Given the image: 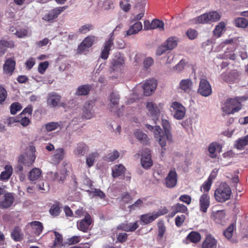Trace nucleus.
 Returning a JSON list of instances; mask_svg holds the SVG:
<instances>
[{
  "label": "nucleus",
  "mask_w": 248,
  "mask_h": 248,
  "mask_svg": "<svg viewBox=\"0 0 248 248\" xmlns=\"http://www.w3.org/2000/svg\"><path fill=\"white\" fill-rule=\"evenodd\" d=\"M133 24L129 27V29L126 31L124 37H126L133 34L138 33L142 29V24L140 21L133 23Z\"/></svg>",
  "instance_id": "24"
},
{
  "label": "nucleus",
  "mask_w": 248,
  "mask_h": 248,
  "mask_svg": "<svg viewBox=\"0 0 248 248\" xmlns=\"http://www.w3.org/2000/svg\"><path fill=\"white\" fill-rule=\"evenodd\" d=\"M15 64L16 62L13 60L11 59L7 60L3 66L4 72L10 75H12L15 69Z\"/></svg>",
  "instance_id": "31"
},
{
  "label": "nucleus",
  "mask_w": 248,
  "mask_h": 248,
  "mask_svg": "<svg viewBox=\"0 0 248 248\" xmlns=\"http://www.w3.org/2000/svg\"><path fill=\"white\" fill-rule=\"evenodd\" d=\"M139 225L138 224V222H135L133 223H121L119 225L117 229L119 230H122L125 232H133L135 231L138 227Z\"/></svg>",
  "instance_id": "26"
},
{
  "label": "nucleus",
  "mask_w": 248,
  "mask_h": 248,
  "mask_svg": "<svg viewBox=\"0 0 248 248\" xmlns=\"http://www.w3.org/2000/svg\"><path fill=\"white\" fill-rule=\"evenodd\" d=\"M232 190L229 186L225 183H221L214 192V197L217 202H224L229 200Z\"/></svg>",
  "instance_id": "2"
},
{
  "label": "nucleus",
  "mask_w": 248,
  "mask_h": 248,
  "mask_svg": "<svg viewBox=\"0 0 248 248\" xmlns=\"http://www.w3.org/2000/svg\"><path fill=\"white\" fill-rule=\"evenodd\" d=\"M143 200H145V199L143 198V200L140 199H138L133 204L129 206L128 207L129 209L130 210H135L137 208H141L143 205Z\"/></svg>",
  "instance_id": "55"
},
{
  "label": "nucleus",
  "mask_w": 248,
  "mask_h": 248,
  "mask_svg": "<svg viewBox=\"0 0 248 248\" xmlns=\"http://www.w3.org/2000/svg\"><path fill=\"white\" fill-rule=\"evenodd\" d=\"M51 174L53 180L58 181L59 182H62L66 178L64 170L62 171L60 173L55 172L53 173L51 172Z\"/></svg>",
  "instance_id": "47"
},
{
  "label": "nucleus",
  "mask_w": 248,
  "mask_h": 248,
  "mask_svg": "<svg viewBox=\"0 0 248 248\" xmlns=\"http://www.w3.org/2000/svg\"><path fill=\"white\" fill-rule=\"evenodd\" d=\"M157 216L155 215V212L142 215L140 216V224L142 225H145L152 222L156 218Z\"/></svg>",
  "instance_id": "27"
},
{
  "label": "nucleus",
  "mask_w": 248,
  "mask_h": 248,
  "mask_svg": "<svg viewBox=\"0 0 248 248\" xmlns=\"http://www.w3.org/2000/svg\"><path fill=\"white\" fill-rule=\"evenodd\" d=\"M86 147V146L84 143L82 142L78 143L74 150V153L77 156L83 155L85 153Z\"/></svg>",
  "instance_id": "40"
},
{
  "label": "nucleus",
  "mask_w": 248,
  "mask_h": 248,
  "mask_svg": "<svg viewBox=\"0 0 248 248\" xmlns=\"http://www.w3.org/2000/svg\"><path fill=\"white\" fill-rule=\"evenodd\" d=\"M95 36L93 35H90L85 37L78 46L77 52L78 53H83L88 51L89 48L92 46L95 40Z\"/></svg>",
  "instance_id": "13"
},
{
  "label": "nucleus",
  "mask_w": 248,
  "mask_h": 248,
  "mask_svg": "<svg viewBox=\"0 0 248 248\" xmlns=\"http://www.w3.org/2000/svg\"><path fill=\"white\" fill-rule=\"evenodd\" d=\"M54 233L55 236V238L54 241L53 247H61L62 245V235L59 232L54 231Z\"/></svg>",
  "instance_id": "49"
},
{
  "label": "nucleus",
  "mask_w": 248,
  "mask_h": 248,
  "mask_svg": "<svg viewBox=\"0 0 248 248\" xmlns=\"http://www.w3.org/2000/svg\"><path fill=\"white\" fill-rule=\"evenodd\" d=\"M247 145H248V135L237 140L235 141L234 146L237 149L242 150Z\"/></svg>",
  "instance_id": "36"
},
{
  "label": "nucleus",
  "mask_w": 248,
  "mask_h": 248,
  "mask_svg": "<svg viewBox=\"0 0 248 248\" xmlns=\"http://www.w3.org/2000/svg\"><path fill=\"white\" fill-rule=\"evenodd\" d=\"M27 227L31 230L33 234L36 236H38L41 233L43 229L42 223L38 221H34L29 223Z\"/></svg>",
  "instance_id": "19"
},
{
  "label": "nucleus",
  "mask_w": 248,
  "mask_h": 248,
  "mask_svg": "<svg viewBox=\"0 0 248 248\" xmlns=\"http://www.w3.org/2000/svg\"><path fill=\"white\" fill-rule=\"evenodd\" d=\"M7 91L1 85H0V104H2L7 97Z\"/></svg>",
  "instance_id": "61"
},
{
  "label": "nucleus",
  "mask_w": 248,
  "mask_h": 248,
  "mask_svg": "<svg viewBox=\"0 0 248 248\" xmlns=\"http://www.w3.org/2000/svg\"><path fill=\"white\" fill-rule=\"evenodd\" d=\"M14 46V42L12 40L7 41L2 39L0 40V55H3L5 53L6 48H12Z\"/></svg>",
  "instance_id": "29"
},
{
  "label": "nucleus",
  "mask_w": 248,
  "mask_h": 248,
  "mask_svg": "<svg viewBox=\"0 0 248 248\" xmlns=\"http://www.w3.org/2000/svg\"><path fill=\"white\" fill-rule=\"evenodd\" d=\"M119 153L115 150L108 154L107 156V160L108 161H113L119 157Z\"/></svg>",
  "instance_id": "59"
},
{
  "label": "nucleus",
  "mask_w": 248,
  "mask_h": 248,
  "mask_svg": "<svg viewBox=\"0 0 248 248\" xmlns=\"http://www.w3.org/2000/svg\"><path fill=\"white\" fill-rule=\"evenodd\" d=\"M164 25V23L158 19H154L151 22L152 29L159 28L161 30H163Z\"/></svg>",
  "instance_id": "54"
},
{
  "label": "nucleus",
  "mask_w": 248,
  "mask_h": 248,
  "mask_svg": "<svg viewBox=\"0 0 248 248\" xmlns=\"http://www.w3.org/2000/svg\"><path fill=\"white\" fill-rule=\"evenodd\" d=\"M124 63V57L120 54H116L111 61L110 72H120L123 68Z\"/></svg>",
  "instance_id": "10"
},
{
  "label": "nucleus",
  "mask_w": 248,
  "mask_h": 248,
  "mask_svg": "<svg viewBox=\"0 0 248 248\" xmlns=\"http://www.w3.org/2000/svg\"><path fill=\"white\" fill-rule=\"evenodd\" d=\"M85 190L92 197L98 196L101 199H103L105 197V193L99 189L92 187L91 188V189H86Z\"/></svg>",
  "instance_id": "37"
},
{
  "label": "nucleus",
  "mask_w": 248,
  "mask_h": 248,
  "mask_svg": "<svg viewBox=\"0 0 248 248\" xmlns=\"http://www.w3.org/2000/svg\"><path fill=\"white\" fill-rule=\"evenodd\" d=\"M197 93L204 97H207L211 94L212 87L207 79L204 78L201 79Z\"/></svg>",
  "instance_id": "11"
},
{
  "label": "nucleus",
  "mask_w": 248,
  "mask_h": 248,
  "mask_svg": "<svg viewBox=\"0 0 248 248\" xmlns=\"http://www.w3.org/2000/svg\"><path fill=\"white\" fill-rule=\"evenodd\" d=\"M242 105L238 98L228 99L225 102L222 109L226 114H234L239 111Z\"/></svg>",
  "instance_id": "3"
},
{
  "label": "nucleus",
  "mask_w": 248,
  "mask_h": 248,
  "mask_svg": "<svg viewBox=\"0 0 248 248\" xmlns=\"http://www.w3.org/2000/svg\"><path fill=\"white\" fill-rule=\"evenodd\" d=\"M95 101L94 100L87 101L84 104L82 108V117L86 119H90L94 115V107Z\"/></svg>",
  "instance_id": "12"
},
{
  "label": "nucleus",
  "mask_w": 248,
  "mask_h": 248,
  "mask_svg": "<svg viewBox=\"0 0 248 248\" xmlns=\"http://www.w3.org/2000/svg\"><path fill=\"white\" fill-rule=\"evenodd\" d=\"M234 24L237 27L245 28L248 25V20L244 17H238L235 19Z\"/></svg>",
  "instance_id": "44"
},
{
  "label": "nucleus",
  "mask_w": 248,
  "mask_h": 248,
  "mask_svg": "<svg viewBox=\"0 0 248 248\" xmlns=\"http://www.w3.org/2000/svg\"><path fill=\"white\" fill-rule=\"evenodd\" d=\"M11 237L16 241H19L21 239L22 235L19 227H17L14 228L11 232Z\"/></svg>",
  "instance_id": "45"
},
{
  "label": "nucleus",
  "mask_w": 248,
  "mask_h": 248,
  "mask_svg": "<svg viewBox=\"0 0 248 248\" xmlns=\"http://www.w3.org/2000/svg\"><path fill=\"white\" fill-rule=\"evenodd\" d=\"M65 9V7H57L49 12L44 16L43 19L46 21H50L58 17V15Z\"/></svg>",
  "instance_id": "20"
},
{
  "label": "nucleus",
  "mask_w": 248,
  "mask_h": 248,
  "mask_svg": "<svg viewBox=\"0 0 248 248\" xmlns=\"http://www.w3.org/2000/svg\"><path fill=\"white\" fill-rule=\"evenodd\" d=\"M212 181L210 177L202 184L201 187V190L202 191V189L204 192H208L211 188Z\"/></svg>",
  "instance_id": "60"
},
{
  "label": "nucleus",
  "mask_w": 248,
  "mask_h": 248,
  "mask_svg": "<svg viewBox=\"0 0 248 248\" xmlns=\"http://www.w3.org/2000/svg\"><path fill=\"white\" fill-rule=\"evenodd\" d=\"M192 86L193 82L190 79H184L180 82L179 89L184 93H189L192 90Z\"/></svg>",
  "instance_id": "21"
},
{
  "label": "nucleus",
  "mask_w": 248,
  "mask_h": 248,
  "mask_svg": "<svg viewBox=\"0 0 248 248\" xmlns=\"http://www.w3.org/2000/svg\"><path fill=\"white\" fill-rule=\"evenodd\" d=\"M225 27V24L223 22H220L216 26L215 29L213 31L214 36L219 37L220 36L222 31Z\"/></svg>",
  "instance_id": "46"
},
{
  "label": "nucleus",
  "mask_w": 248,
  "mask_h": 248,
  "mask_svg": "<svg viewBox=\"0 0 248 248\" xmlns=\"http://www.w3.org/2000/svg\"><path fill=\"white\" fill-rule=\"evenodd\" d=\"M217 58L221 59H230L234 60L235 59V55L232 51L230 52L226 51L224 54L222 55H219L217 56Z\"/></svg>",
  "instance_id": "50"
},
{
  "label": "nucleus",
  "mask_w": 248,
  "mask_h": 248,
  "mask_svg": "<svg viewBox=\"0 0 248 248\" xmlns=\"http://www.w3.org/2000/svg\"><path fill=\"white\" fill-rule=\"evenodd\" d=\"M61 96L57 93L52 92L48 94L47 98V103L48 105L51 107H55L58 106L60 100Z\"/></svg>",
  "instance_id": "23"
},
{
  "label": "nucleus",
  "mask_w": 248,
  "mask_h": 248,
  "mask_svg": "<svg viewBox=\"0 0 248 248\" xmlns=\"http://www.w3.org/2000/svg\"><path fill=\"white\" fill-rule=\"evenodd\" d=\"M156 86V80L154 79L147 80L142 86L144 94L145 96H149L154 92Z\"/></svg>",
  "instance_id": "16"
},
{
  "label": "nucleus",
  "mask_w": 248,
  "mask_h": 248,
  "mask_svg": "<svg viewBox=\"0 0 248 248\" xmlns=\"http://www.w3.org/2000/svg\"><path fill=\"white\" fill-rule=\"evenodd\" d=\"M171 114L175 119L180 120L183 119L186 113L185 107L180 103L174 101L170 105Z\"/></svg>",
  "instance_id": "7"
},
{
  "label": "nucleus",
  "mask_w": 248,
  "mask_h": 248,
  "mask_svg": "<svg viewBox=\"0 0 248 248\" xmlns=\"http://www.w3.org/2000/svg\"><path fill=\"white\" fill-rule=\"evenodd\" d=\"M124 167L121 164L114 166L112 168V175L113 177H117L124 174Z\"/></svg>",
  "instance_id": "34"
},
{
  "label": "nucleus",
  "mask_w": 248,
  "mask_h": 248,
  "mask_svg": "<svg viewBox=\"0 0 248 248\" xmlns=\"http://www.w3.org/2000/svg\"><path fill=\"white\" fill-rule=\"evenodd\" d=\"M177 174L175 170H170L165 180V185L168 188L174 187L177 184Z\"/></svg>",
  "instance_id": "17"
},
{
  "label": "nucleus",
  "mask_w": 248,
  "mask_h": 248,
  "mask_svg": "<svg viewBox=\"0 0 248 248\" xmlns=\"http://www.w3.org/2000/svg\"><path fill=\"white\" fill-rule=\"evenodd\" d=\"M221 16L216 11L205 13L195 19L194 21L196 24H205L217 22L220 20Z\"/></svg>",
  "instance_id": "4"
},
{
  "label": "nucleus",
  "mask_w": 248,
  "mask_h": 248,
  "mask_svg": "<svg viewBox=\"0 0 248 248\" xmlns=\"http://www.w3.org/2000/svg\"><path fill=\"white\" fill-rule=\"evenodd\" d=\"M210 205V196L208 193H203L199 199L200 211L205 213Z\"/></svg>",
  "instance_id": "18"
},
{
  "label": "nucleus",
  "mask_w": 248,
  "mask_h": 248,
  "mask_svg": "<svg viewBox=\"0 0 248 248\" xmlns=\"http://www.w3.org/2000/svg\"><path fill=\"white\" fill-rule=\"evenodd\" d=\"M163 106L164 104L162 103H155L150 102L147 103L146 108L154 121L158 120Z\"/></svg>",
  "instance_id": "8"
},
{
  "label": "nucleus",
  "mask_w": 248,
  "mask_h": 248,
  "mask_svg": "<svg viewBox=\"0 0 248 248\" xmlns=\"http://www.w3.org/2000/svg\"><path fill=\"white\" fill-rule=\"evenodd\" d=\"M97 155V153L94 152L89 154L86 157V163L89 168L93 165L95 159Z\"/></svg>",
  "instance_id": "48"
},
{
  "label": "nucleus",
  "mask_w": 248,
  "mask_h": 248,
  "mask_svg": "<svg viewBox=\"0 0 248 248\" xmlns=\"http://www.w3.org/2000/svg\"><path fill=\"white\" fill-rule=\"evenodd\" d=\"M178 42L179 39L176 37L171 36L168 38L162 45L157 48L156 54L160 56L167 50L173 49L177 46Z\"/></svg>",
  "instance_id": "5"
},
{
  "label": "nucleus",
  "mask_w": 248,
  "mask_h": 248,
  "mask_svg": "<svg viewBox=\"0 0 248 248\" xmlns=\"http://www.w3.org/2000/svg\"><path fill=\"white\" fill-rule=\"evenodd\" d=\"M162 126L164 132L159 126H153L150 124H146V128L149 130L152 131L155 135V138L158 141L163 149H165L167 141H172V136L171 133V126L170 122L166 119L162 120Z\"/></svg>",
  "instance_id": "1"
},
{
  "label": "nucleus",
  "mask_w": 248,
  "mask_h": 248,
  "mask_svg": "<svg viewBox=\"0 0 248 248\" xmlns=\"http://www.w3.org/2000/svg\"><path fill=\"white\" fill-rule=\"evenodd\" d=\"M234 228L235 224L232 223L224 232V235L227 238L230 239L232 237Z\"/></svg>",
  "instance_id": "53"
},
{
  "label": "nucleus",
  "mask_w": 248,
  "mask_h": 248,
  "mask_svg": "<svg viewBox=\"0 0 248 248\" xmlns=\"http://www.w3.org/2000/svg\"><path fill=\"white\" fill-rule=\"evenodd\" d=\"M186 238L191 242L196 243L200 241L201 236L199 232L192 231L187 235Z\"/></svg>",
  "instance_id": "39"
},
{
  "label": "nucleus",
  "mask_w": 248,
  "mask_h": 248,
  "mask_svg": "<svg viewBox=\"0 0 248 248\" xmlns=\"http://www.w3.org/2000/svg\"><path fill=\"white\" fill-rule=\"evenodd\" d=\"M64 150L62 148L57 149L52 157V160L54 164L59 163L64 157Z\"/></svg>",
  "instance_id": "28"
},
{
  "label": "nucleus",
  "mask_w": 248,
  "mask_h": 248,
  "mask_svg": "<svg viewBox=\"0 0 248 248\" xmlns=\"http://www.w3.org/2000/svg\"><path fill=\"white\" fill-rule=\"evenodd\" d=\"M217 240L211 234L206 236L202 242L203 248H216L217 247Z\"/></svg>",
  "instance_id": "25"
},
{
  "label": "nucleus",
  "mask_w": 248,
  "mask_h": 248,
  "mask_svg": "<svg viewBox=\"0 0 248 248\" xmlns=\"http://www.w3.org/2000/svg\"><path fill=\"white\" fill-rule=\"evenodd\" d=\"M186 35L189 39L193 40L198 36V32L194 29H190L187 30Z\"/></svg>",
  "instance_id": "64"
},
{
  "label": "nucleus",
  "mask_w": 248,
  "mask_h": 248,
  "mask_svg": "<svg viewBox=\"0 0 248 248\" xmlns=\"http://www.w3.org/2000/svg\"><path fill=\"white\" fill-rule=\"evenodd\" d=\"M187 64V62L185 59L181 60L174 67V69L178 72L182 71Z\"/></svg>",
  "instance_id": "56"
},
{
  "label": "nucleus",
  "mask_w": 248,
  "mask_h": 248,
  "mask_svg": "<svg viewBox=\"0 0 248 248\" xmlns=\"http://www.w3.org/2000/svg\"><path fill=\"white\" fill-rule=\"evenodd\" d=\"M22 108V107L21 105L18 103L16 102L14 103H13L10 106V112L13 115L15 114L16 113V112L19 110H20Z\"/></svg>",
  "instance_id": "57"
},
{
  "label": "nucleus",
  "mask_w": 248,
  "mask_h": 248,
  "mask_svg": "<svg viewBox=\"0 0 248 248\" xmlns=\"http://www.w3.org/2000/svg\"><path fill=\"white\" fill-rule=\"evenodd\" d=\"M42 171L38 168H34L31 170L29 175V179L31 181H35L37 180L41 175Z\"/></svg>",
  "instance_id": "41"
},
{
  "label": "nucleus",
  "mask_w": 248,
  "mask_h": 248,
  "mask_svg": "<svg viewBox=\"0 0 248 248\" xmlns=\"http://www.w3.org/2000/svg\"><path fill=\"white\" fill-rule=\"evenodd\" d=\"M239 74L236 70L231 71L228 75L223 74L221 75L222 79L227 82H233L238 79Z\"/></svg>",
  "instance_id": "30"
},
{
  "label": "nucleus",
  "mask_w": 248,
  "mask_h": 248,
  "mask_svg": "<svg viewBox=\"0 0 248 248\" xmlns=\"http://www.w3.org/2000/svg\"><path fill=\"white\" fill-rule=\"evenodd\" d=\"M93 26L92 24H87L81 26L78 29V32L81 34H85L93 30Z\"/></svg>",
  "instance_id": "52"
},
{
  "label": "nucleus",
  "mask_w": 248,
  "mask_h": 248,
  "mask_svg": "<svg viewBox=\"0 0 248 248\" xmlns=\"http://www.w3.org/2000/svg\"><path fill=\"white\" fill-rule=\"evenodd\" d=\"M172 209L175 210L177 213H185L187 210V208L186 205L179 203L172 206Z\"/></svg>",
  "instance_id": "51"
},
{
  "label": "nucleus",
  "mask_w": 248,
  "mask_h": 248,
  "mask_svg": "<svg viewBox=\"0 0 248 248\" xmlns=\"http://www.w3.org/2000/svg\"><path fill=\"white\" fill-rule=\"evenodd\" d=\"M60 127V124L58 122H49L43 126L47 132L55 130Z\"/></svg>",
  "instance_id": "43"
},
{
  "label": "nucleus",
  "mask_w": 248,
  "mask_h": 248,
  "mask_svg": "<svg viewBox=\"0 0 248 248\" xmlns=\"http://www.w3.org/2000/svg\"><path fill=\"white\" fill-rule=\"evenodd\" d=\"M135 136L137 139L143 143H147L148 142V137L146 134L139 129H137L135 132Z\"/></svg>",
  "instance_id": "42"
},
{
  "label": "nucleus",
  "mask_w": 248,
  "mask_h": 248,
  "mask_svg": "<svg viewBox=\"0 0 248 248\" xmlns=\"http://www.w3.org/2000/svg\"><path fill=\"white\" fill-rule=\"evenodd\" d=\"M110 103L108 106L111 111L115 112L117 109L120 96L117 93H112L109 97Z\"/></svg>",
  "instance_id": "22"
},
{
  "label": "nucleus",
  "mask_w": 248,
  "mask_h": 248,
  "mask_svg": "<svg viewBox=\"0 0 248 248\" xmlns=\"http://www.w3.org/2000/svg\"><path fill=\"white\" fill-rule=\"evenodd\" d=\"M4 170L2 171L0 175V180H7L13 173V168L11 165H6L4 167Z\"/></svg>",
  "instance_id": "33"
},
{
  "label": "nucleus",
  "mask_w": 248,
  "mask_h": 248,
  "mask_svg": "<svg viewBox=\"0 0 248 248\" xmlns=\"http://www.w3.org/2000/svg\"><path fill=\"white\" fill-rule=\"evenodd\" d=\"M186 219V216L184 215L181 216H177L175 218V225L178 227H181L184 223Z\"/></svg>",
  "instance_id": "63"
},
{
  "label": "nucleus",
  "mask_w": 248,
  "mask_h": 248,
  "mask_svg": "<svg viewBox=\"0 0 248 248\" xmlns=\"http://www.w3.org/2000/svg\"><path fill=\"white\" fill-rule=\"evenodd\" d=\"M91 89L89 85H83L79 86L75 93L77 95H86L88 94Z\"/></svg>",
  "instance_id": "38"
},
{
  "label": "nucleus",
  "mask_w": 248,
  "mask_h": 248,
  "mask_svg": "<svg viewBox=\"0 0 248 248\" xmlns=\"http://www.w3.org/2000/svg\"><path fill=\"white\" fill-rule=\"evenodd\" d=\"M35 152V147L30 146L27 149L25 155L19 157V161L28 166L31 165L36 158Z\"/></svg>",
  "instance_id": "6"
},
{
  "label": "nucleus",
  "mask_w": 248,
  "mask_h": 248,
  "mask_svg": "<svg viewBox=\"0 0 248 248\" xmlns=\"http://www.w3.org/2000/svg\"><path fill=\"white\" fill-rule=\"evenodd\" d=\"M15 201V197L12 193H5L2 198L0 199V208L7 209L11 207Z\"/></svg>",
  "instance_id": "15"
},
{
  "label": "nucleus",
  "mask_w": 248,
  "mask_h": 248,
  "mask_svg": "<svg viewBox=\"0 0 248 248\" xmlns=\"http://www.w3.org/2000/svg\"><path fill=\"white\" fill-rule=\"evenodd\" d=\"M49 63L48 62H41L38 66V71L40 73L43 74L48 66Z\"/></svg>",
  "instance_id": "62"
},
{
  "label": "nucleus",
  "mask_w": 248,
  "mask_h": 248,
  "mask_svg": "<svg viewBox=\"0 0 248 248\" xmlns=\"http://www.w3.org/2000/svg\"><path fill=\"white\" fill-rule=\"evenodd\" d=\"M28 31L26 28L18 29L16 30V31L14 33L18 38H23L27 36Z\"/></svg>",
  "instance_id": "58"
},
{
  "label": "nucleus",
  "mask_w": 248,
  "mask_h": 248,
  "mask_svg": "<svg viewBox=\"0 0 248 248\" xmlns=\"http://www.w3.org/2000/svg\"><path fill=\"white\" fill-rule=\"evenodd\" d=\"M221 148L220 145L216 143H211L208 147L209 156L212 158L217 156V153L220 152Z\"/></svg>",
  "instance_id": "32"
},
{
  "label": "nucleus",
  "mask_w": 248,
  "mask_h": 248,
  "mask_svg": "<svg viewBox=\"0 0 248 248\" xmlns=\"http://www.w3.org/2000/svg\"><path fill=\"white\" fill-rule=\"evenodd\" d=\"M141 164L143 168L146 169L150 168L152 166L153 161L150 153H148L146 155H142L141 159Z\"/></svg>",
  "instance_id": "35"
},
{
  "label": "nucleus",
  "mask_w": 248,
  "mask_h": 248,
  "mask_svg": "<svg viewBox=\"0 0 248 248\" xmlns=\"http://www.w3.org/2000/svg\"><path fill=\"white\" fill-rule=\"evenodd\" d=\"M114 37L113 36V32L110 33L109 38L104 44L101 49V52L99 58L104 60H107L109 54L112 47L113 46V41Z\"/></svg>",
  "instance_id": "9"
},
{
  "label": "nucleus",
  "mask_w": 248,
  "mask_h": 248,
  "mask_svg": "<svg viewBox=\"0 0 248 248\" xmlns=\"http://www.w3.org/2000/svg\"><path fill=\"white\" fill-rule=\"evenodd\" d=\"M92 222V220L90 215L88 213H86L84 218L77 221V225L78 229L84 232L88 231Z\"/></svg>",
  "instance_id": "14"
}]
</instances>
